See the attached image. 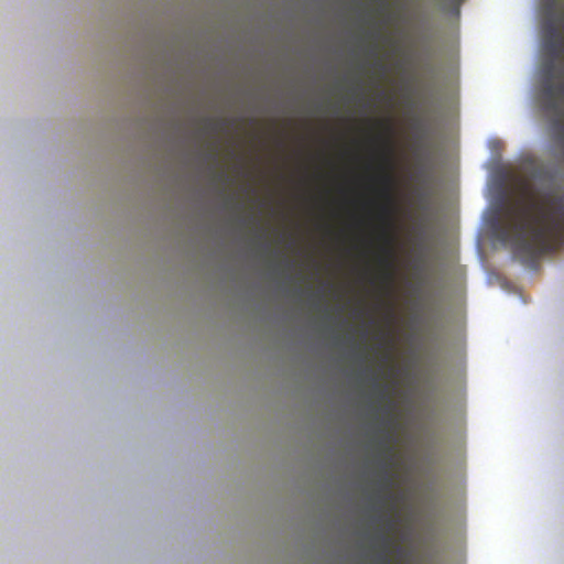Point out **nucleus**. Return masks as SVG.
I'll list each match as a JSON object with an SVG mask.
<instances>
[{"mask_svg":"<svg viewBox=\"0 0 564 564\" xmlns=\"http://www.w3.org/2000/svg\"><path fill=\"white\" fill-rule=\"evenodd\" d=\"M380 446L384 449L386 454L389 456V463L386 464L383 469V487L384 489H389L391 486V477L389 474V467L392 465L393 457V447L391 445V435L389 434L386 441L380 443Z\"/></svg>","mask_w":564,"mask_h":564,"instance_id":"nucleus-3","label":"nucleus"},{"mask_svg":"<svg viewBox=\"0 0 564 564\" xmlns=\"http://www.w3.org/2000/svg\"><path fill=\"white\" fill-rule=\"evenodd\" d=\"M380 561H381L382 563H384V564H386V563H389V558H388V556H387L386 554H383V555H381V556H380Z\"/></svg>","mask_w":564,"mask_h":564,"instance_id":"nucleus-6","label":"nucleus"},{"mask_svg":"<svg viewBox=\"0 0 564 564\" xmlns=\"http://www.w3.org/2000/svg\"><path fill=\"white\" fill-rule=\"evenodd\" d=\"M205 121H206L207 128L210 129L212 131H219L223 129L221 122H216L209 118H207Z\"/></svg>","mask_w":564,"mask_h":564,"instance_id":"nucleus-4","label":"nucleus"},{"mask_svg":"<svg viewBox=\"0 0 564 564\" xmlns=\"http://www.w3.org/2000/svg\"><path fill=\"white\" fill-rule=\"evenodd\" d=\"M497 239L529 260L549 253L564 239V195L527 192L505 209V221L495 223Z\"/></svg>","mask_w":564,"mask_h":564,"instance_id":"nucleus-1","label":"nucleus"},{"mask_svg":"<svg viewBox=\"0 0 564 564\" xmlns=\"http://www.w3.org/2000/svg\"><path fill=\"white\" fill-rule=\"evenodd\" d=\"M384 150L382 153V170L378 176L380 184V196L383 203L379 207V215L383 223L382 238L384 246L382 248V257L380 263L387 269V279L391 280V270L393 267V249H392V236L390 234L391 216H392V189L394 180L391 173V144L389 138L383 140Z\"/></svg>","mask_w":564,"mask_h":564,"instance_id":"nucleus-2","label":"nucleus"},{"mask_svg":"<svg viewBox=\"0 0 564 564\" xmlns=\"http://www.w3.org/2000/svg\"><path fill=\"white\" fill-rule=\"evenodd\" d=\"M382 541H383L384 547L387 549V547L389 546V544H390V540H389V538L384 535V536L382 538Z\"/></svg>","mask_w":564,"mask_h":564,"instance_id":"nucleus-5","label":"nucleus"},{"mask_svg":"<svg viewBox=\"0 0 564 564\" xmlns=\"http://www.w3.org/2000/svg\"><path fill=\"white\" fill-rule=\"evenodd\" d=\"M386 129L390 132V131H391V127H390V124H388V123H387V124H386Z\"/></svg>","mask_w":564,"mask_h":564,"instance_id":"nucleus-7","label":"nucleus"}]
</instances>
